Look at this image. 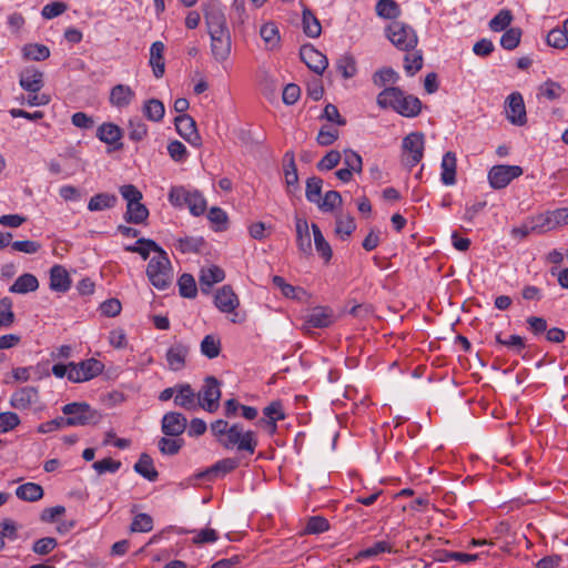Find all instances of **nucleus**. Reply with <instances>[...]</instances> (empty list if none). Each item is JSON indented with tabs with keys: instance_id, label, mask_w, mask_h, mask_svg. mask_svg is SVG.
Returning <instances> with one entry per match:
<instances>
[{
	"instance_id": "obj_1",
	"label": "nucleus",
	"mask_w": 568,
	"mask_h": 568,
	"mask_svg": "<svg viewBox=\"0 0 568 568\" xmlns=\"http://www.w3.org/2000/svg\"><path fill=\"white\" fill-rule=\"evenodd\" d=\"M377 104L382 109H393L405 118H415L422 111V101L412 94L405 92L398 87L385 88L377 95Z\"/></svg>"
},
{
	"instance_id": "obj_2",
	"label": "nucleus",
	"mask_w": 568,
	"mask_h": 568,
	"mask_svg": "<svg viewBox=\"0 0 568 568\" xmlns=\"http://www.w3.org/2000/svg\"><path fill=\"white\" fill-rule=\"evenodd\" d=\"M146 275L151 284L158 290L168 288L173 281V270L166 252L151 257Z\"/></svg>"
},
{
	"instance_id": "obj_3",
	"label": "nucleus",
	"mask_w": 568,
	"mask_h": 568,
	"mask_svg": "<svg viewBox=\"0 0 568 568\" xmlns=\"http://www.w3.org/2000/svg\"><path fill=\"white\" fill-rule=\"evenodd\" d=\"M169 201L174 206L186 205L195 216L203 214L206 209V201L202 193L184 186H173L169 193Z\"/></svg>"
},
{
	"instance_id": "obj_4",
	"label": "nucleus",
	"mask_w": 568,
	"mask_h": 568,
	"mask_svg": "<svg viewBox=\"0 0 568 568\" xmlns=\"http://www.w3.org/2000/svg\"><path fill=\"white\" fill-rule=\"evenodd\" d=\"M67 426L95 425L100 422L101 415L87 403H69L62 407Z\"/></svg>"
},
{
	"instance_id": "obj_5",
	"label": "nucleus",
	"mask_w": 568,
	"mask_h": 568,
	"mask_svg": "<svg viewBox=\"0 0 568 568\" xmlns=\"http://www.w3.org/2000/svg\"><path fill=\"white\" fill-rule=\"evenodd\" d=\"M386 37L397 49L402 51L413 50L418 43L415 30L410 26L400 21H393L386 28Z\"/></svg>"
},
{
	"instance_id": "obj_6",
	"label": "nucleus",
	"mask_w": 568,
	"mask_h": 568,
	"mask_svg": "<svg viewBox=\"0 0 568 568\" xmlns=\"http://www.w3.org/2000/svg\"><path fill=\"white\" fill-rule=\"evenodd\" d=\"M220 398L221 389L219 379L214 376L206 377L201 390L196 394L197 406L209 413H214L219 409Z\"/></svg>"
},
{
	"instance_id": "obj_7",
	"label": "nucleus",
	"mask_w": 568,
	"mask_h": 568,
	"mask_svg": "<svg viewBox=\"0 0 568 568\" xmlns=\"http://www.w3.org/2000/svg\"><path fill=\"white\" fill-rule=\"evenodd\" d=\"M403 151L407 153L403 158V163L412 169L417 165L424 155L425 135L422 132H412L403 139Z\"/></svg>"
},
{
	"instance_id": "obj_8",
	"label": "nucleus",
	"mask_w": 568,
	"mask_h": 568,
	"mask_svg": "<svg viewBox=\"0 0 568 568\" xmlns=\"http://www.w3.org/2000/svg\"><path fill=\"white\" fill-rule=\"evenodd\" d=\"M104 365L95 359L90 358L80 363H70L69 381L73 383H81L89 381L102 373Z\"/></svg>"
},
{
	"instance_id": "obj_9",
	"label": "nucleus",
	"mask_w": 568,
	"mask_h": 568,
	"mask_svg": "<svg viewBox=\"0 0 568 568\" xmlns=\"http://www.w3.org/2000/svg\"><path fill=\"white\" fill-rule=\"evenodd\" d=\"M523 174V168L519 165H494L488 172V181L493 189L500 190L506 187L513 180Z\"/></svg>"
},
{
	"instance_id": "obj_10",
	"label": "nucleus",
	"mask_w": 568,
	"mask_h": 568,
	"mask_svg": "<svg viewBox=\"0 0 568 568\" xmlns=\"http://www.w3.org/2000/svg\"><path fill=\"white\" fill-rule=\"evenodd\" d=\"M300 58L314 73L321 75L328 67L325 54L320 52L313 44H303L300 49Z\"/></svg>"
},
{
	"instance_id": "obj_11",
	"label": "nucleus",
	"mask_w": 568,
	"mask_h": 568,
	"mask_svg": "<svg viewBox=\"0 0 568 568\" xmlns=\"http://www.w3.org/2000/svg\"><path fill=\"white\" fill-rule=\"evenodd\" d=\"M174 124L178 133L191 145L199 146L201 144V136L196 130L194 119L189 114H180L174 119Z\"/></svg>"
},
{
	"instance_id": "obj_12",
	"label": "nucleus",
	"mask_w": 568,
	"mask_h": 568,
	"mask_svg": "<svg viewBox=\"0 0 568 568\" xmlns=\"http://www.w3.org/2000/svg\"><path fill=\"white\" fill-rule=\"evenodd\" d=\"M283 418L284 413L281 403L272 402L263 408V416L257 418L256 426L267 434H273L276 429V422Z\"/></svg>"
},
{
	"instance_id": "obj_13",
	"label": "nucleus",
	"mask_w": 568,
	"mask_h": 568,
	"mask_svg": "<svg viewBox=\"0 0 568 568\" xmlns=\"http://www.w3.org/2000/svg\"><path fill=\"white\" fill-rule=\"evenodd\" d=\"M506 113L510 123L519 126L526 124V108L523 95L519 92H514L507 98Z\"/></svg>"
},
{
	"instance_id": "obj_14",
	"label": "nucleus",
	"mask_w": 568,
	"mask_h": 568,
	"mask_svg": "<svg viewBox=\"0 0 568 568\" xmlns=\"http://www.w3.org/2000/svg\"><path fill=\"white\" fill-rule=\"evenodd\" d=\"M187 427L186 417L179 412H169L162 417L161 429L165 436L178 437L182 435Z\"/></svg>"
},
{
	"instance_id": "obj_15",
	"label": "nucleus",
	"mask_w": 568,
	"mask_h": 568,
	"mask_svg": "<svg viewBox=\"0 0 568 568\" xmlns=\"http://www.w3.org/2000/svg\"><path fill=\"white\" fill-rule=\"evenodd\" d=\"M333 323V311L326 306H317L311 311L303 324V329L326 328Z\"/></svg>"
},
{
	"instance_id": "obj_16",
	"label": "nucleus",
	"mask_w": 568,
	"mask_h": 568,
	"mask_svg": "<svg viewBox=\"0 0 568 568\" xmlns=\"http://www.w3.org/2000/svg\"><path fill=\"white\" fill-rule=\"evenodd\" d=\"M237 466L239 460L236 458H225L209 467L204 471L199 473L196 478L203 481H211L232 471Z\"/></svg>"
},
{
	"instance_id": "obj_17",
	"label": "nucleus",
	"mask_w": 568,
	"mask_h": 568,
	"mask_svg": "<svg viewBox=\"0 0 568 568\" xmlns=\"http://www.w3.org/2000/svg\"><path fill=\"white\" fill-rule=\"evenodd\" d=\"M20 87L30 93H39L43 88V73L34 67L26 68L19 77Z\"/></svg>"
},
{
	"instance_id": "obj_18",
	"label": "nucleus",
	"mask_w": 568,
	"mask_h": 568,
	"mask_svg": "<svg viewBox=\"0 0 568 568\" xmlns=\"http://www.w3.org/2000/svg\"><path fill=\"white\" fill-rule=\"evenodd\" d=\"M220 443L226 448L237 447L240 450H248V432L245 433L242 425L234 424Z\"/></svg>"
},
{
	"instance_id": "obj_19",
	"label": "nucleus",
	"mask_w": 568,
	"mask_h": 568,
	"mask_svg": "<svg viewBox=\"0 0 568 568\" xmlns=\"http://www.w3.org/2000/svg\"><path fill=\"white\" fill-rule=\"evenodd\" d=\"M295 230H296V244L298 251L310 256L312 254V240L310 234V226L305 219L296 216L295 217Z\"/></svg>"
},
{
	"instance_id": "obj_20",
	"label": "nucleus",
	"mask_w": 568,
	"mask_h": 568,
	"mask_svg": "<svg viewBox=\"0 0 568 568\" xmlns=\"http://www.w3.org/2000/svg\"><path fill=\"white\" fill-rule=\"evenodd\" d=\"M39 398L38 390L34 387L26 386L16 390L10 399V405L16 409H27Z\"/></svg>"
},
{
	"instance_id": "obj_21",
	"label": "nucleus",
	"mask_w": 568,
	"mask_h": 568,
	"mask_svg": "<svg viewBox=\"0 0 568 568\" xmlns=\"http://www.w3.org/2000/svg\"><path fill=\"white\" fill-rule=\"evenodd\" d=\"M135 98L134 91L126 84H116L110 91L109 102L118 109L128 108Z\"/></svg>"
},
{
	"instance_id": "obj_22",
	"label": "nucleus",
	"mask_w": 568,
	"mask_h": 568,
	"mask_svg": "<svg viewBox=\"0 0 568 568\" xmlns=\"http://www.w3.org/2000/svg\"><path fill=\"white\" fill-rule=\"evenodd\" d=\"M174 404L186 410H194L197 408L196 394L190 384H178Z\"/></svg>"
},
{
	"instance_id": "obj_23",
	"label": "nucleus",
	"mask_w": 568,
	"mask_h": 568,
	"mask_svg": "<svg viewBox=\"0 0 568 568\" xmlns=\"http://www.w3.org/2000/svg\"><path fill=\"white\" fill-rule=\"evenodd\" d=\"M71 287V277L62 265H53L50 270V288L54 292L65 293Z\"/></svg>"
},
{
	"instance_id": "obj_24",
	"label": "nucleus",
	"mask_w": 568,
	"mask_h": 568,
	"mask_svg": "<svg viewBox=\"0 0 568 568\" xmlns=\"http://www.w3.org/2000/svg\"><path fill=\"white\" fill-rule=\"evenodd\" d=\"M225 274L222 268L216 265H210L209 267H203L199 275V283L201 291L203 293H209L210 288L224 280Z\"/></svg>"
},
{
	"instance_id": "obj_25",
	"label": "nucleus",
	"mask_w": 568,
	"mask_h": 568,
	"mask_svg": "<svg viewBox=\"0 0 568 568\" xmlns=\"http://www.w3.org/2000/svg\"><path fill=\"white\" fill-rule=\"evenodd\" d=\"M122 129L113 123H103L98 128L97 136L104 143L113 145L115 150L122 148L120 142L122 138Z\"/></svg>"
},
{
	"instance_id": "obj_26",
	"label": "nucleus",
	"mask_w": 568,
	"mask_h": 568,
	"mask_svg": "<svg viewBox=\"0 0 568 568\" xmlns=\"http://www.w3.org/2000/svg\"><path fill=\"white\" fill-rule=\"evenodd\" d=\"M214 304L220 311L230 313L236 308L239 300L231 286L224 285L216 292L214 296Z\"/></svg>"
},
{
	"instance_id": "obj_27",
	"label": "nucleus",
	"mask_w": 568,
	"mask_h": 568,
	"mask_svg": "<svg viewBox=\"0 0 568 568\" xmlns=\"http://www.w3.org/2000/svg\"><path fill=\"white\" fill-rule=\"evenodd\" d=\"M164 44L161 41H155L152 43L150 48V60L149 63L152 68L153 75L156 79H160L163 77L165 72V63H164Z\"/></svg>"
},
{
	"instance_id": "obj_28",
	"label": "nucleus",
	"mask_w": 568,
	"mask_h": 568,
	"mask_svg": "<svg viewBox=\"0 0 568 568\" xmlns=\"http://www.w3.org/2000/svg\"><path fill=\"white\" fill-rule=\"evenodd\" d=\"M211 37V51L217 61L225 60L231 52V39L229 32Z\"/></svg>"
},
{
	"instance_id": "obj_29",
	"label": "nucleus",
	"mask_w": 568,
	"mask_h": 568,
	"mask_svg": "<svg viewBox=\"0 0 568 568\" xmlns=\"http://www.w3.org/2000/svg\"><path fill=\"white\" fill-rule=\"evenodd\" d=\"M456 154L448 151L444 154L442 160V174L440 180L445 185H454L456 183Z\"/></svg>"
},
{
	"instance_id": "obj_30",
	"label": "nucleus",
	"mask_w": 568,
	"mask_h": 568,
	"mask_svg": "<svg viewBox=\"0 0 568 568\" xmlns=\"http://www.w3.org/2000/svg\"><path fill=\"white\" fill-rule=\"evenodd\" d=\"M189 353L187 346L178 343L172 345L166 352V362L172 371H180L185 365V357Z\"/></svg>"
},
{
	"instance_id": "obj_31",
	"label": "nucleus",
	"mask_w": 568,
	"mask_h": 568,
	"mask_svg": "<svg viewBox=\"0 0 568 568\" xmlns=\"http://www.w3.org/2000/svg\"><path fill=\"white\" fill-rule=\"evenodd\" d=\"M260 36L266 50L273 51L281 47V36L274 22H266L260 29Z\"/></svg>"
},
{
	"instance_id": "obj_32",
	"label": "nucleus",
	"mask_w": 568,
	"mask_h": 568,
	"mask_svg": "<svg viewBox=\"0 0 568 568\" xmlns=\"http://www.w3.org/2000/svg\"><path fill=\"white\" fill-rule=\"evenodd\" d=\"M39 287L38 278L30 273L20 275L16 282L10 286V293L27 294L37 291Z\"/></svg>"
},
{
	"instance_id": "obj_33",
	"label": "nucleus",
	"mask_w": 568,
	"mask_h": 568,
	"mask_svg": "<svg viewBox=\"0 0 568 568\" xmlns=\"http://www.w3.org/2000/svg\"><path fill=\"white\" fill-rule=\"evenodd\" d=\"M134 470L150 481H155L159 473L153 465V459L146 453H142L134 465Z\"/></svg>"
},
{
	"instance_id": "obj_34",
	"label": "nucleus",
	"mask_w": 568,
	"mask_h": 568,
	"mask_svg": "<svg viewBox=\"0 0 568 568\" xmlns=\"http://www.w3.org/2000/svg\"><path fill=\"white\" fill-rule=\"evenodd\" d=\"M302 24L304 33L310 38H318L322 33L320 20L315 17L311 9L304 7L302 12Z\"/></svg>"
},
{
	"instance_id": "obj_35",
	"label": "nucleus",
	"mask_w": 568,
	"mask_h": 568,
	"mask_svg": "<svg viewBox=\"0 0 568 568\" xmlns=\"http://www.w3.org/2000/svg\"><path fill=\"white\" fill-rule=\"evenodd\" d=\"M284 176L287 187H297L298 173L295 164V155L293 151H286L283 158Z\"/></svg>"
},
{
	"instance_id": "obj_36",
	"label": "nucleus",
	"mask_w": 568,
	"mask_h": 568,
	"mask_svg": "<svg viewBox=\"0 0 568 568\" xmlns=\"http://www.w3.org/2000/svg\"><path fill=\"white\" fill-rule=\"evenodd\" d=\"M118 199L114 194L99 193L92 196L88 203V210L91 212L103 211L115 206Z\"/></svg>"
},
{
	"instance_id": "obj_37",
	"label": "nucleus",
	"mask_w": 568,
	"mask_h": 568,
	"mask_svg": "<svg viewBox=\"0 0 568 568\" xmlns=\"http://www.w3.org/2000/svg\"><path fill=\"white\" fill-rule=\"evenodd\" d=\"M312 231L314 236L315 250L324 258L326 263L329 262L333 255V251L329 243L325 240L317 224H312Z\"/></svg>"
},
{
	"instance_id": "obj_38",
	"label": "nucleus",
	"mask_w": 568,
	"mask_h": 568,
	"mask_svg": "<svg viewBox=\"0 0 568 568\" xmlns=\"http://www.w3.org/2000/svg\"><path fill=\"white\" fill-rule=\"evenodd\" d=\"M16 495L21 500L37 501L43 497V488L36 483H27L16 489Z\"/></svg>"
},
{
	"instance_id": "obj_39",
	"label": "nucleus",
	"mask_w": 568,
	"mask_h": 568,
	"mask_svg": "<svg viewBox=\"0 0 568 568\" xmlns=\"http://www.w3.org/2000/svg\"><path fill=\"white\" fill-rule=\"evenodd\" d=\"M375 11L379 18L386 20H395L400 16L399 4L395 0H378Z\"/></svg>"
},
{
	"instance_id": "obj_40",
	"label": "nucleus",
	"mask_w": 568,
	"mask_h": 568,
	"mask_svg": "<svg viewBox=\"0 0 568 568\" xmlns=\"http://www.w3.org/2000/svg\"><path fill=\"white\" fill-rule=\"evenodd\" d=\"M149 216V210L141 201H138L132 204H126V212L124 214V220L128 223L140 224L143 223Z\"/></svg>"
},
{
	"instance_id": "obj_41",
	"label": "nucleus",
	"mask_w": 568,
	"mask_h": 568,
	"mask_svg": "<svg viewBox=\"0 0 568 568\" xmlns=\"http://www.w3.org/2000/svg\"><path fill=\"white\" fill-rule=\"evenodd\" d=\"M205 20L210 36L229 32L225 26V17L220 11L206 12Z\"/></svg>"
},
{
	"instance_id": "obj_42",
	"label": "nucleus",
	"mask_w": 568,
	"mask_h": 568,
	"mask_svg": "<svg viewBox=\"0 0 568 568\" xmlns=\"http://www.w3.org/2000/svg\"><path fill=\"white\" fill-rule=\"evenodd\" d=\"M23 58L32 61H43L50 57L47 45L40 43H28L22 48Z\"/></svg>"
},
{
	"instance_id": "obj_43",
	"label": "nucleus",
	"mask_w": 568,
	"mask_h": 568,
	"mask_svg": "<svg viewBox=\"0 0 568 568\" xmlns=\"http://www.w3.org/2000/svg\"><path fill=\"white\" fill-rule=\"evenodd\" d=\"M562 224H568V207H561L548 212L544 219L541 227L551 230Z\"/></svg>"
},
{
	"instance_id": "obj_44",
	"label": "nucleus",
	"mask_w": 568,
	"mask_h": 568,
	"mask_svg": "<svg viewBox=\"0 0 568 568\" xmlns=\"http://www.w3.org/2000/svg\"><path fill=\"white\" fill-rule=\"evenodd\" d=\"M201 353L210 358H216L221 353V339L216 335L209 334L201 342Z\"/></svg>"
},
{
	"instance_id": "obj_45",
	"label": "nucleus",
	"mask_w": 568,
	"mask_h": 568,
	"mask_svg": "<svg viewBox=\"0 0 568 568\" xmlns=\"http://www.w3.org/2000/svg\"><path fill=\"white\" fill-rule=\"evenodd\" d=\"M164 104L158 99H150L144 103L143 113L153 122H159L164 116Z\"/></svg>"
},
{
	"instance_id": "obj_46",
	"label": "nucleus",
	"mask_w": 568,
	"mask_h": 568,
	"mask_svg": "<svg viewBox=\"0 0 568 568\" xmlns=\"http://www.w3.org/2000/svg\"><path fill=\"white\" fill-rule=\"evenodd\" d=\"M178 286L180 295L185 298H194L197 293L196 283L194 277L189 274L184 273L180 276L178 280Z\"/></svg>"
},
{
	"instance_id": "obj_47",
	"label": "nucleus",
	"mask_w": 568,
	"mask_h": 568,
	"mask_svg": "<svg viewBox=\"0 0 568 568\" xmlns=\"http://www.w3.org/2000/svg\"><path fill=\"white\" fill-rule=\"evenodd\" d=\"M355 230H356V223L352 215L339 214L336 216L335 232L342 239L349 236Z\"/></svg>"
},
{
	"instance_id": "obj_48",
	"label": "nucleus",
	"mask_w": 568,
	"mask_h": 568,
	"mask_svg": "<svg viewBox=\"0 0 568 568\" xmlns=\"http://www.w3.org/2000/svg\"><path fill=\"white\" fill-rule=\"evenodd\" d=\"M323 180L318 176L308 178L306 181L305 196L311 203L317 204L322 195Z\"/></svg>"
},
{
	"instance_id": "obj_49",
	"label": "nucleus",
	"mask_w": 568,
	"mask_h": 568,
	"mask_svg": "<svg viewBox=\"0 0 568 568\" xmlns=\"http://www.w3.org/2000/svg\"><path fill=\"white\" fill-rule=\"evenodd\" d=\"M273 284L281 291V293L292 300H300V294H304V290L301 287L293 286L285 282L282 276L275 275L272 278Z\"/></svg>"
},
{
	"instance_id": "obj_50",
	"label": "nucleus",
	"mask_w": 568,
	"mask_h": 568,
	"mask_svg": "<svg viewBox=\"0 0 568 568\" xmlns=\"http://www.w3.org/2000/svg\"><path fill=\"white\" fill-rule=\"evenodd\" d=\"M392 551H393V549H392V546L389 542H387L385 540H379V541H376L374 545H372L365 549H362L356 555L355 558L359 560V559H364V558L376 557L383 552H392Z\"/></svg>"
},
{
	"instance_id": "obj_51",
	"label": "nucleus",
	"mask_w": 568,
	"mask_h": 568,
	"mask_svg": "<svg viewBox=\"0 0 568 568\" xmlns=\"http://www.w3.org/2000/svg\"><path fill=\"white\" fill-rule=\"evenodd\" d=\"M564 92L562 87L551 80H547L538 89V95L545 97L549 101L559 99Z\"/></svg>"
},
{
	"instance_id": "obj_52",
	"label": "nucleus",
	"mask_w": 568,
	"mask_h": 568,
	"mask_svg": "<svg viewBox=\"0 0 568 568\" xmlns=\"http://www.w3.org/2000/svg\"><path fill=\"white\" fill-rule=\"evenodd\" d=\"M511 21L513 14L510 10L503 9L489 21V28L494 32H500L506 30Z\"/></svg>"
},
{
	"instance_id": "obj_53",
	"label": "nucleus",
	"mask_w": 568,
	"mask_h": 568,
	"mask_svg": "<svg viewBox=\"0 0 568 568\" xmlns=\"http://www.w3.org/2000/svg\"><path fill=\"white\" fill-rule=\"evenodd\" d=\"M251 155L261 165H268L274 158L273 149L268 144L251 146Z\"/></svg>"
},
{
	"instance_id": "obj_54",
	"label": "nucleus",
	"mask_w": 568,
	"mask_h": 568,
	"mask_svg": "<svg viewBox=\"0 0 568 568\" xmlns=\"http://www.w3.org/2000/svg\"><path fill=\"white\" fill-rule=\"evenodd\" d=\"M336 68H337L338 72H341V74L343 75L344 79H351L357 72L356 61L349 54L342 55L337 60Z\"/></svg>"
},
{
	"instance_id": "obj_55",
	"label": "nucleus",
	"mask_w": 568,
	"mask_h": 568,
	"mask_svg": "<svg viewBox=\"0 0 568 568\" xmlns=\"http://www.w3.org/2000/svg\"><path fill=\"white\" fill-rule=\"evenodd\" d=\"M342 195L337 191H328L320 199L317 206L323 212H332L342 204Z\"/></svg>"
},
{
	"instance_id": "obj_56",
	"label": "nucleus",
	"mask_w": 568,
	"mask_h": 568,
	"mask_svg": "<svg viewBox=\"0 0 568 568\" xmlns=\"http://www.w3.org/2000/svg\"><path fill=\"white\" fill-rule=\"evenodd\" d=\"M204 245L202 237H183L176 241L175 247L182 253H196Z\"/></svg>"
},
{
	"instance_id": "obj_57",
	"label": "nucleus",
	"mask_w": 568,
	"mask_h": 568,
	"mask_svg": "<svg viewBox=\"0 0 568 568\" xmlns=\"http://www.w3.org/2000/svg\"><path fill=\"white\" fill-rule=\"evenodd\" d=\"M148 134V126L140 118L129 120V138L139 142L142 141Z\"/></svg>"
},
{
	"instance_id": "obj_58",
	"label": "nucleus",
	"mask_w": 568,
	"mask_h": 568,
	"mask_svg": "<svg viewBox=\"0 0 568 568\" xmlns=\"http://www.w3.org/2000/svg\"><path fill=\"white\" fill-rule=\"evenodd\" d=\"M521 30L519 28L507 29L500 38V45L505 50H514L520 43Z\"/></svg>"
},
{
	"instance_id": "obj_59",
	"label": "nucleus",
	"mask_w": 568,
	"mask_h": 568,
	"mask_svg": "<svg viewBox=\"0 0 568 568\" xmlns=\"http://www.w3.org/2000/svg\"><path fill=\"white\" fill-rule=\"evenodd\" d=\"M329 529V523L325 517L313 516L311 517L305 526V532L310 535H316L325 532Z\"/></svg>"
},
{
	"instance_id": "obj_60",
	"label": "nucleus",
	"mask_w": 568,
	"mask_h": 568,
	"mask_svg": "<svg viewBox=\"0 0 568 568\" xmlns=\"http://www.w3.org/2000/svg\"><path fill=\"white\" fill-rule=\"evenodd\" d=\"M342 160V154L337 150H331L327 152L321 161L316 164V169L318 171H329L333 170Z\"/></svg>"
},
{
	"instance_id": "obj_61",
	"label": "nucleus",
	"mask_w": 568,
	"mask_h": 568,
	"mask_svg": "<svg viewBox=\"0 0 568 568\" xmlns=\"http://www.w3.org/2000/svg\"><path fill=\"white\" fill-rule=\"evenodd\" d=\"M153 528L152 517L148 514H138L131 524V531L133 532H148Z\"/></svg>"
},
{
	"instance_id": "obj_62",
	"label": "nucleus",
	"mask_w": 568,
	"mask_h": 568,
	"mask_svg": "<svg viewBox=\"0 0 568 568\" xmlns=\"http://www.w3.org/2000/svg\"><path fill=\"white\" fill-rule=\"evenodd\" d=\"M343 162L346 168L355 173H361L363 170L362 156L351 149L344 150Z\"/></svg>"
},
{
	"instance_id": "obj_63",
	"label": "nucleus",
	"mask_w": 568,
	"mask_h": 568,
	"mask_svg": "<svg viewBox=\"0 0 568 568\" xmlns=\"http://www.w3.org/2000/svg\"><path fill=\"white\" fill-rule=\"evenodd\" d=\"M546 41L548 45L556 49H565L568 44L567 34L559 28L550 30L547 34Z\"/></svg>"
},
{
	"instance_id": "obj_64",
	"label": "nucleus",
	"mask_w": 568,
	"mask_h": 568,
	"mask_svg": "<svg viewBox=\"0 0 568 568\" xmlns=\"http://www.w3.org/2000/svg\"><path fill=\"white\" fill-rule=\"evenodd\" d=\"M207 219L212 224H214L215 231H223L226 229L227 215L221 207H211L207 214Z\"/></svg>"
}]
</instances>
